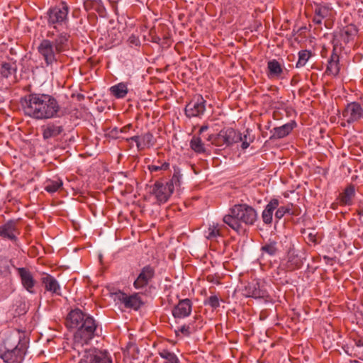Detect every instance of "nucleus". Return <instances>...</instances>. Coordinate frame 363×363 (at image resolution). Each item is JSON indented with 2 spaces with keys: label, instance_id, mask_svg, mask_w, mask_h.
<instances>
[{
  "label": "nucleus",
  "instance_id": "f8f14e48",
  "mask_svg": "<svg viewBox=\"0 0 363 363\" xmlns=\"http://www.w3.org/2000/svg\"><path fill=\"white\" fill-rule=\"evenodd\" d=\"M155 276V269L150 265L144 267L133 283L136 289L145 288Z\"/></svg>",
  "mask_w": 363,
  "mask_h": 363
},
{
  "label": "nucleus",
  "instance_id": "09e8293b",
  "mask_svg": "<svg viewBox=\"0 0 363 363\" xmlns=\"http://www.w3.org/2000/svg\"><path fill=\"white\" fill-rule=\"evenodd\" d=\"M340 69H325L324 75L337 76Z\"/></svg>",
  "mask_w": 363,
  "mask_h": 363
},
{
  "label": "nucleus",
  "instance_id": "39448f33",
  "mask_svg": "<svg viewBox=\"0 0 363 363\" xmlns=\"http://www.w3.org/2000/svg\"><path fill=\"white\" fill-rule=\"evenodd\" d=\"M38 51L43 57L47 66H54L59 59L60 54L55 50L53 43L48 39H43L38 46Z\"/></svg>",
  "mask_w": 363,
  "mask_h": 363
},
{
  "label": "nucleus",
  "instance_id": "79ce46f5",
  "mask_svg": "<svg viewBox=\"0 0 363 363\" xmlns=\"http://www.w3.org/2000/svg\"><path fill=\"white\" fill-rule=\"evenodd\" d=\"M128 295L121 291H118L113 294L114 301H119L125 305Z\"/></svg>",
  "mask_w": 363,
  "mask_h": 363
},
{
  "label": "nucleus",
  "instance_id": "a878e982",
  "mask_svg": "<svg viewBox=\"0 0 363 363\" xmlns=\"http://www.w3.org/2000/svg\"><path fill=\"white\" fill-rule=\"evenodd\" d=\"M261 252L270 257L275 256L279 252L277 242L275 240H269L261 247Z\"/></svg>",
  "mask_w": 363,
  "mask_h": 363
},
{
  "label": "nucleus",
  "instance_id": "9d476101",
  "mask_svg": "<svg viewBox=\"0 0 363 363\" xmlns=\"http://www.w3.org/2000/svg\"><path fill=\"white\" fill-rule=\"evenodd\" d=\"M69 7L62 2L60 6L50 9L48 11V22L51 24L61 23L67 19Z\"/></svg>",
  "mask_w": 363,
  "mask_h": 363
},
{
  "label": "nucleus",
  "instance_id": "f704fd0d",
  "mask_svg": "<svg viewBox=\"0 0 363 363\" xmlns=\"http://www.w3.org/2000/svg\"><path fill=\"white\" fill-rule=\"evenodd\" d=\"M314 12L315 14L323 19L330 15L331 9L328 6L318 5L315 8Z\"/></svg>",
  "mask_w": 363,
  "mask_h": 363
},
{
  "label": "nucleus",
  "instance_id": "ea45409f",
  "mask_svg": "<svg viewBox=\"0 0 363 363\" xmlns=\"http://www.w3.org/2000/svg\"><path fill=\"white\" fill-rule=\"evenodd\" d=\"M220 230L218 228V225H212L210 226L207 231V235H206L207 239L213 240L220 236Z\"/></svg>",
  "mask_w": 363,
  "mask_h": 363
},
{
  "label": "nucleus",
  "instance_id": "aec40b11",
  "mask_svg": "<svg viewBox=\"0 0 363 363\" xmlns=\"http://www.w3.org/2000/svg\"><path fill=\"white\" fill-rule=\"evenodd\" d=\"M279 201L277 199H272L266 206L262 211V218L263 222L267 224H271L273 219V212L279 207Z\"/></svg>",
  "mask_w": 363,
  "mask_h": 363
},
{
  "label": "nucleus",
  "instance_id": "58836bf2",
  "mask_svg": "<svg viewBox=\"0 0 363 363\" xmlns=\"http://www.w3.org/2000/svg\"><path fill=\"white\" fill-rule=\"evenodd\" d=\"M10 274L9 261L6 259H0V274L6 277Z\"/></svg>",
  "mask_w": 363,
  "mask_h": 363
},
{
  "label": "nucleus",
  "instance_id": "b1692460",
  "mask_svg": "<svg viewBox=\"0 0 363 363\" xmlns=\"http://www.w3.org/2000/svg\"><path fill=\"white\" fill-rule=\"evenodd\" d=\"M17 69H0V84L6 86L16 82L14 74Z\"/></svg>",
  "mask_w": 363,
  "mask_h": 363
},
{
  "label": "nucleus",
  "instance_id": "f257e3e1",
  "mask_svg": "<svg viewBox=\"0 0 363 363\" xmlns=\"http://www.w3.org/2000/svg\"><path fill=\"white\" fill-rule=\"evenodd\" d=\"M69 329H76L73 340V350L80 357L79 363H113L108 352L89 347L96 335L97 325L92 316L80 309L72 311L66 320Z\"/></svg>",
  "mask_w": 363,
  "mask_h": 363
},
{
  "label": "nucleus",
  "instance_id": "dca6fc26",
  "mask_svg": "<svg viewBox=\"0 0 363 363\" xmlns=\"http://www.w3.org/2000/svg\"><path fill=\"white\" fill-rule=\"evenodd\" d=\"M302 264V258L298 255V251L295 249L294 245L290 244L286 255V267L289 270H294L301 267Z\"/></svg>",
  "mask_w": 363,
  "mask_h": 363
},
{
  "label": "nucleus",
  "instance_id": "c85d7f7f",
  "mask_svg": "<svg viewBox=\"0 0 363 363\" xmlns=\"http://www.w3.org/2000/svg\"><path fill=\"white\" fill-rule=\"evenodd\" d=\"M191 148L196 153H203L206 151L204 143L199 137L194 136L190 141Z\"/></svg>",
  "mask_w": 363,
  "mask_h": 363
},
{
  "label": "nucleus",
  "instance_id": "c756f323",
  "mask_svg": "<svg viewBox=\"0 0 363 363\" xmlns=\"http://www.w3.org/2000/svg\"><path fill=\"white\" fill-rule=\"evenodd\" d=\"M311 57V51L307 50L299 51L298 60L296 62V68H300L301 67L305 66Z\"/></svg>",
  "mask_w": 363,
  "mask_h": 363
},
{
  "label": "nucleus",
  "instance_id": "a18cd8bd",
  "mask_svg": "<svg viewBox=\"0 0 363 363\" xmlns=\"http://www.w3.org/2000/svg\"><path fill=\"white\" fill-rule=\"evenodd\" d=\"M128 43L131 47H139L140 45V39L133 34L128 38Z\"/></svg>",
  "mask_w": 363,
  "mask_h": 363
},
{
  "label": "nucleus",
  "instance_id": "6ab92c4d",
  "mask_svg": "<svg viewBox=\"0 0 363 363\" xmlns=\"http://www.w3.org/2000/svg\"><path fill=\"white\" fill-rule=\"evenodd\" d=\"M295 126L294 123H287L279 127L274 128L271 130L272 135L270 136V140L281 139L287 136L294 129Z\"/></svg>",
  "mask_w": 363,
  "mask_h": 363
},
{
  "label": "nucleus",
  "instance_id": "e433bc0d",
  "mask_svg": "<svg viewBox=\"0 0 363 363\" xmlns=\"http://www.w3.org/2000/svg\"><path fill=\"white\" fill-rule=\"evenodd\" d=\"M140 140H141V149L144 148L145 147H150L154 145L153 142V135L152 133L147 132L143 135H140Z\"/></svg>",
  "mask_w": 363,
  "mask_h": 363
},
{
  "label": "nucleus",
  "instance_id": "864d4df0",
  "mask_svg": "<svg viewBox=\"0 0 363 363\" xmlns=\"http://www.w3.org/2000/svg\"><path fill=\"white\" fill-rule=\"evenodd\" d=\"M169 167V164L168 162H164L160 165L161 170H167Z\"/></svg>",
  "mask_w": 363,
  "mask_h": 363
},
{
  "label": "nucleus",
  "instance_id": "6e6d98bb",
  "mask_svg": "<svg viewBox=\"0 0 363 363\" xmlns=\"http://www.w3.org/2000/svg\"><path fill=\"white\" fill-rule=\"evenodd\" d=\"M359 215L360 216V220L363 222V204L360 206Z\"/></svg>",
  "mask_w": 363,
  "mask_h": 363
},
{
  "label": "nucleus",
  "instance_id": "cd10ccee",
  "mask_svg": "<svg viewBox=\"0 0 363 363\" xmlns=\"http://www.w3.org/2000/svg\"><path fill=\"white\" fill-rule=\"evenodd\" d=\"M140 296L138 294L135 293L133 295L128 296L124 306L127 308H133L138 310L143 305Z\"/></svg>",
  "mask_w": 363,
  "mask_h": 363
},
{
  "label": "nucleus",
  "instance_id": "4d7b16f0",
  "mask_svg": "<svg viewBox=\"0 0 363 363\" xmlns=\"http://www.w3.org/2000/svg\"><path fill=\"white\" fill-rule=\"evenodd\" d=\"M208 128V127L207 125H203L202 127H201V128L199 130L200 133H203L204 131L207 130Z\"/></svg>",
  "mask_w": 363,
  "mask_h": 363
},
{
  "label": "nucleus",
  "instance_id": "7ed1b4c3",
  "mask_svg": "<svg viewBox=\"0 0 363 363\" xmlns=\"http://www.w3.org/2000/svg\"><path fill=\"white\" fill-rule=\"evenodd\" d=\"M257 219V213L254 208L247 204H237L230 208L223 220L232 229L239 232L242 229V223L252 225Z\"/></svg>",
  "mask_w": 363,
  "mask_h": 363
},
{
  "label": "nucleus",
  "instance_id": "393cba45",
  "mask_svg": "<svg viewBox=\"0 0 363 363\" xmlns=\"http://www.w3.org/2000/svg\"><path fill=\"white\" fill-rule=\"evenodd\" d=\"M109 90L110 93L117 99L124 98L128 92L127 85L123 82L112 86Z\"/></svg>",
  "mask_w": 363,
  "mask_h": 363
},
{
  "label": "nucleus",
  "instance_id": "4c0bfd02",
  "mask_svg": "<svg viewBox=\"0 0 363 363\" xmlns=\"http://www.w3.org/2000/svg\"><path fill=\"white\" fill-rule=\"evenodd\" d=\"M337 45L336 43H334L333 52L331 54L330 59L328 60V65L327 68H333V67H337L338 66L340 57L335 52L337 50Z\"/></svg>",
  "mask_w": 363,
  "mask_h": 363
},
{
  "label": "nucleus",
  "instance_id": "680f3d73",
  "mask_svg": "<svg viewBox=\"0 0 363 363\" xmlns=\"http://www.w3.org/2000/svg\"><path fill=\"white\" fill-rule=\"evenodd\" d=\"M79 74H80L81 75L84 74V73L82 72V69H79Z\"/></svg>",
  "mask_w": 363,
  "mask_h": 363
},
{
  "label": "nucleus",
  "instance_id": "423d86ee",
  "mask_svg": "<svg viewBox=\"0 0 363 363\" xmlns=\"http://www.w3.org/2000/svg\"><path fill=\"white\" fill-rule=\"evenodd\" d=\"M238 132L232 128L221 130L215 138L214 143L220 147H230L238 143Z\"/></svg>",
  "mask_w": 363,
  "mask_h": 363
},
{
  "label": "nucleus",
  "instance_id": "4be33fe9",
  "mask_svg": "<svg viewBox=\"0 0 363 363\" xmlns=\"http://www.w3.org/2000/svg\"><path fill=\"white\" fill-rule=\"evenodd\" d=\"M356 194L355 186L352 184L347 186L343 193L340 195V202L345 206L352 204V200Z\"/></svg>",
  "mask_w": 363,
  "mask_h": 363
},
{
  "label": "nucleus",
  "instance_id": "a19ab883",
  "mask_svg": "<svg viewBox=\"0 0 363 363\" xmlns=\"http://www.w3.org/2000/svg\"><path fill=\"white\" fill-rule=\"evenodd\" d=\"M205 304L209 305L213 308H216L220 306L219 298L216 295L211 296L206 301H205Z\"/></svg>",
  "mask_w": 363,
  "mask_h": 363
},
{
  "label": "nucleus",
  "instance_id": "2eb2a0df",
  "mask_svg": "<svg viewBox=\"0 0 363 363\" xmlns=\"http://www.w3.org/2000/svg\"><path fill=\"white\" fill-rule=\"evenodd\" d=\"M358 30L353 24H350L342 28L338 34L335 35L333 43L337 45V38L339 37L345 44L350 43L357 35Z\"/></svg>",
  "mask_w": 363,
  "mask_h": 363
},
{
  "label": "nucleus",
  "instance_id": "9b49d317",
  "mask_svg": "<svg viewBox=\"0 0 363 363\" xmlns=\"http://www.w3.org/2000/svg\"><path fill=\"white\" fill-rule=\"evenodd\" d=\"M343 116L348 123H352L363 116V107L357 102H352L347 104Z\"/></svg>",
  "mask_w": 363,
  "mask_h": 363
},
{
  "label": "nucleus",
  "instance_id": "37998d69",
  "mask_svg": "<svg viewBox=\"0 0 363 363\" xmlns=\"http://www.w3.org/2000/svg\"><path fill=\"white\" fill-rule=\"evenodd\" d=\"M283 69H267V75L270 79H279L282 73Z\"/></svg>",
  "mask_w": 363,
  "mask_h": 363
},
{
  "label": "nucleus",
  "instance_id": "f03ea898",
  "mask_svg": "<svg viewBox=\"0 0 363 363\" xmlns=\"http://www.w3.org/2000/svg\"><path fill=\"white\" fill-rule=\"evenodd\" d=\"M26 116L36 120H46L58 116L60 106L57 99L50 94L31 93L21 99Z\"/></svg>",
  "mask_w": 363,
  "mask_h": 363
},
{
  "label": "nucleus",
  "instance_id": "473e14b6",
  "mask_svg": "<svg viewBox=\"0 0 363 363\" xmlns=\"http://www.w3.org/2000/svg\"><path fill=\"white\" fill-rule=\"evenodd\" d=\"M62 186V182L60 179L49 180L47 182L45 189L50 193L56 192Z\"/></svg>",
  "mask_w": 363,
  "mask_h": 363
},
{
  "label": "nucleus",
  "instance_id": "13d9d810",
  "mask_svg": "<svg viewBox=\"0 0 363 363\" xmlns=\"http://www.w3.org/2000/svg\"><path fill=\"white\" fill-rule=\"evenodd\" d=\"M356 345L357 347H362L363 346V339H360L357 342H356Z\"/></svg>",
  "mask_w": 363,
  "mask_h": 363
},
{
  "label": "nucleus",
  "instance_id": "72a5a7b5",
  "mask_svg": "<svg viewBox=\"0 0 363 363\" xmlns=\"http://www.w3.org/2000/svg\"><path fill=\"white\" fill-rule=\"evenodd\" d=\"M292 206V204H288L286 206L279 207L277 211L275 212V218L277 220H280L284 216L285 214L293 215L294 213L292 212L291 209Z\"/></svg>",
  "mask_w": 363,
  "mask_h": 363
},
{
  "label": "nucleus",
  "instance_id": "2f4dec72",
  "mask_svg": "<svg viewBox=\"0 0 363 363\" xmlns=\"http://www.w3.org/2000/svg\"><path fill=\"white\" fill-rule=\"evenodd\" d=\"M84 7L86 10L94 9L97 11H101L104 9L101 0H85Z\"/></svg>",
  "mask_w": 363,
  "mask_h": 363
},
{
  "label": "nucleus",
  "instance_id": "c9c22d12",
  "mask_svg": "<svg viewBox=\"0 0 363 363\" xmlns=\"http://www.w3.org/2000/svg\"><path fill=\"white\" fill-rule=\"evenodd\" d=\"M181 178L182 174L180 173V170L178 168L174 167V172L172 175V177L169 182H166L169 186H173V190L174 189V186H179L181 184Z\"/></svg>",
  "mask_w": 363,
  "mask_h": 363
},
{
  "label": "nucleus",
  "instance_id": "4468645a",
  "mask_svg": "<svg viewBox=\"0 0 363 363\" xmlns=\"http://www.w3.org/2000/svg\"><path fill=\"white\" fill-rule=\"evenodd\" d=\"M18 274L21 278V284L23 288L30 294L34 293L33 288L36 284L31 272L26 268H16Z\"/></svg>",
  "mask_w": 363,
  "mask_h": 363
},
{
  "label": "nucleus",
  "instance_id": "de8ad7c7",
  "mask_svg": "<svg viewBox=\"0 0 363 363\" xmlns=\"http://www.w3.org/2000/svg\"><path fill=\"white\" fill-rule=\"evenodd\" d=\"M267 68H281V65L277 60H272L268 62Z\"/></svg>",
  "mask_w": 363,
  "mask_h": 363
},
{
  "label": "nucleus",
  "instance_id": "c03bdc74",
  "mask_svg": "<svg viewBox=\"0 0 363 363\" xmlns=\"http://www.w3.org/2000/svg\"><path fill=\"white\" fill-rule=\"evenodd\" d=\"M179 333H181L184 336H189L191 333L190 327L189 325H184L181 327L178 328L177 330H175V333H176L177 336L179 335Z\"/></svg>",
  "mask_w": 363,
  "mask_h": 363
},
{
  "label": "nucleus",
  "instance_id": "bf43d9fd",
  "mask_svg": "<svg viewBox=\"0 0 363 363\" xmlns=\"http://www.w3.org/2000/svg\"><path fill=\"white\" fill-rule=\"evenodd\" d=\"M308 238L310 241H315V236L312 233L308 234Z\"/></svg>",
  "mask_w": 363,
  "mask_h": 363
},
{
  "label": "nucleus",
  "instance_id": "0eeeda50",
  "mask_svg": "<svg viewBox=\"0 0 363 363\" xmlns=\"http://www.w3.org/2000/svg\"><path fill=\"white\" fill-rule=\"evenodd\" d=\"M206 100L197 95L186 106L185 114L188 118L201 117L206 111Z\"/></svg>",
  "mask_w": 363,
  "mask_h": 363
},
{
  "label": "nucleus",
  "instance_id": "8fccbe9b",
  "mask_svg": "<svg viewBox=\"0 0 363 363\" xmlns=\"http://www.w3.org/2000/svg\"><path fill=\"white\" fill-rule=\"evenodd\" d=\"M110 133L112 137L120 138V135H119V133H121L120 129L118 128H113Z\"/></svg>",
  "mask_w": 363,
  "mask_h": 363
},
{
  "label": "nucleus",
  "instance_id": "6e6552de",
  "mask_svg": "<svg viewBox=\"0 0 363 363\" xmlns=\"http://www.w3.org/2000/svg\"><path fill=\"white\" fill-rule=\"evenodd\" d=\"M242 294L246 297L254 298H265L268 297V292L264 283L256 280L248 283L243 289Z\"/></svg>",
  "mask_w": 363,
  "mask_h": 363
},
{
  "label": "nucleus",
  "instance_id": "7c9ffc66",
  "mask_svg": "<svg viewBox=\"0 0 363 363\" xmlns=\"http://www.w3.org/2000/svg\"><path fill=\"white\" fill-rule=\"evenodd\" d=\"M160 356L164 359L163 363H180L177 356L167 350L160 352Z\"/></svg>",
  "mask_w": 363,
  "mask_h": 363
},
{
  "label": "nucleus",
  "instance_id": "5701e85b",
  "mask_svg": "<svg viewBox=\"0 0 363 363\" xmlns=\"http://www.w3.org/2000/svg\"><path fill=\"white\" fill-rule=\"evenodd\" d=\"M42 282L47 291L56 294H60V284L52 276L47 274L43 277Z\"/></svg>",
  "mask_w": 363,
  "mask_h": 363
},
{
  "label": "nucleus",
  "instance_id": "a211bd4d",
  "mask_svg": "<svg viewBox=\"0 0 363 363\" xmlns=\"http://www.w3.org/2000/svg\"><path fill=\"white\" fill-rule=\"evenodd\" d=\"M17 233L16 223L14 221L10 220L4 225L0 226V236L4 238H7L16 242L17 240L16 235Z\"/></svg>",
  "mask_w": 363,
  "mask_h": 363
},
{
  "label": "nucleus",
  "instance_id": "3c124183",
  "mask_svg": "<svg viewBox=\"0 0 363 363\" xmlns=\"http://www.w3.org/2000/svg\"><path fill=\"white\" fill-rule=\"evenodd\" d=\"M322 21H323V18H320V16H318V15L315 14L314 17H313V21L315 23V24H321L322 23Z\"/></svg>",
  "mask_w": 363,
  "mask_h": 363
},
{
  "label": "nucleus",
  "instance_id": "412c9836",
  "mask_svg": "<svg viewBox=\"0 0 363 363\" xmlns=\"http://www.w3.org/2000/svg\"><path fill=\"white\" fill-rule=\"evenodd\" d=\"M69 35L67 33L62 32L56 36V38L51 40L53 43V46L59 54L66 50L69 48Z\"/></svg>",
  "mask_w": 363,
  "mask_h": 363
},
{
  "label": "nucleus",
  "instance_id": "052dcab7",
  "mask_svg": "<svg viewBox=\"0 0 363 363\" xmlns=\"http://www.w3.org/2000/svg\"><path fill=\"white\" fill-rule=\"evenodd\" d=\"M1 68H4V69H6V68H9V67L8 66V65L6 63L2 65V67Z\"/></svg>",
  "mask_w": 363,
  "mask_h": 363
},
{
  "label": "nucleus",
  "instance_id": "49530a36",
  "mask_svg": "<svg viewBox=\"0 0 363 363\" xmlns=\"http://www.w3.org/2000/svg\"><path fill=\"white\" fill-rule=\"evenodd\" d=\"M127 140L129 141V140H133L134 142H135L136 143V145H137V147L140 150L141 149V140H140V135H135V136H133L130 138H127Z\"/></svg>",
  "mask_w": 363,
  "mask_h": 363
},
{
  "label": "nucleus",
  "instance_id": "1a4fd4ad",
  "mask_svg": "<svg viewBox=\"0 0 363 363\" xmlns=\"http://www.w3.org/2000/svg\"><path fill=\"white\" fill-rule=\"evenodd\" d=\"M173 186L167 183L156 182L152 186L150 193L155 195L157 202L165 203L173 193Z\"/></svg>",
  "mask_w": 363,
  "mask_h": 363
},
{
  "label": "nucleus",
  "instance_id": "ddd939ff",
  "mask_svg": "<svg viewBox=\"0 0 363 363\" xmlns=\"http://www.w3.org/2000/svg\"><path fill=\"white\" fill-rule=\"evenodd\" d=\"M191 310L192 304L190 299H182L173 308L172 315L175 318H184L191 314Z\"/></svg>",
  "mask_w": 363,
  "mask_h": 363
},
{
  "label": "nucleus",
  "instance_id": "f3484780",
  "mask_svg": "<svg viewBox=\"0 0 363 363\" xmlns=\"http://www.w3.org/2000/svg\"><path fill=\"white\" fill-rule=\"evenodd\" d=\"M41 129L43 138L45 140L55 138L64 131V128L62 125L55 123H49L46 125H44L41 127Z\"/></svg>",
  "mask_w": 363,
  "mask_h": 363
},
{
  "label": "nucleus",
  "instance_id": "bb28decb",
  "mask_svg": "<svg viewBox=\"0 0 363 363\" xmlns=\"http://www.w3.org/2000/svg\"><path fill=\"white\" fill-rule=\"evenodd\" d=\"M251 133L252 131L249 129L245 130L243 133L238 132V138H240V140H238V143H242L241 148L242 150H246L255 140V135H252Z\"/></svg>",
  "mask_w": 363,
  "mask_h": 363
},
{
  "label": "nucleus",
  "instance_id": "20e7f679",
  "mask_svg": "<svg viewBox=\"0 0 363 363\" xmlns=\"http://www.w3.org/2000/svg\"><path fill=\"white\" fill-rule=\"evenodd\" d=\"M26 349V341L19 340L15 347H6L5 350H0V358L6 363H20L23 360Z\"/></svg>",
  "mask_w": 363,
  "mask_h": 363
},
{
  "label": "nucleus",
  "instance_id": "5fc2aeb1",
  "mask_svg": "<svg viewBox=\"0 0 363 363\" xmlns=\"http://www.w3.org/2000/svg\"><path fill=\"white\" fill-rule=\"evenodd\" d=\"M130 125L124 126L123 128L120 129V133H126L130 128Z\"/></svg>",
  "mask_w": 363,
  "mask_h": 363
},
{
  "label": "nucleus",
  "instance_id": "603ef678",
  "mask_svg": "<svg viewBox=\"0 0 363 363\" xmlns=\"http://www.w3.org/2000/svg\"><path fill=\"white\" fill-rule=\"evenodd\" d=\"M148 168L150 172H157V171L161 170L160 166H159V165H150L148 167Z\"/></svg>",
  "mask_w": 363,
  "mask_h": 363
}]
</instances>
